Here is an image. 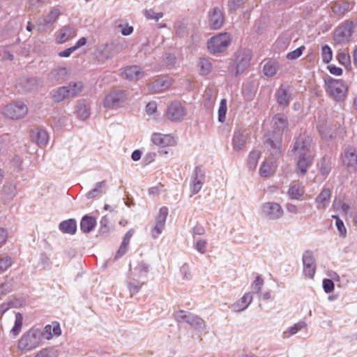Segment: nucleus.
<instances>
[{
    "instance_id": "obj_1",
    "label": "nucleus",
    "mask_w": 357,
    "mask_h": 357,
    "mask_svg": "<svg viewBox=\"0 0 357 357\" xmlns=\"http://www.w3.org/2000/svg\"><path fill=\"white\" fill-rule=\"evenodd\" d=\"M326 91L335 101H343L348 94V86L342 79L328 77L324 80Z\"/></svg>"
},
{
    "instance_id": "obj_2",
    "label": "nucleus",
    "mask_w": 357,
    "mask_h": 357,
    "mask_svg": "<svg viewBox=\"0 0 357 357\" xmlns=\"http://www.w3.org/2000/svg\"><path fill=\"white\" fill-rule=\"evenodd\" d=\"M43 333L39 328H32L23 334L17 343L21 351H31L38 347L42 340Z\"/></svg>"
},
{
    "instance_id": "obj_3",
    "label": "nucleus",
    "mask_w": 357,
    "mask_h": 357,
    "mask_svg": "<svg viewBox=\"0 0 357 357\" xmlns=\"http://www.w3.org/2000/svg\"><path fill=\"white\" fill-rule=\"evenodd\" d=\"M174 318L178 323H187L195 330L203 331L206 328L204 320L197 314L183 310L174 314Z\"/></svg>"
},
{
    "instance_id": "obj_4",
    "label": "nucleus",
    "mask_w": 357,
    "mask_h": 357,
    "mask_svg": "<svg viewBox=\"0 0 357 357\" xmlns=\"http://www.w3.org/2000/svg\"><path fill=\"white\" fill-rule=\"evenodd\" d=\"M28 113L27 106L22 101H13L4 106L2 114L12 120H19L26 116Z\"/></svg>"
},
{
    "instance_id": "obj_5",
    "label": "nucleus",
    "mask_w": 357,
    "mask_h": 357,
    "mask_svg": "<svg viewBox=\"0 0 357 357\" xmlns=\"http://www.w3.org/2000/svg\"><path fill=\"white\" fill-rule=\"evenodd\" d=\"M231 43V36L228 33H221L211 37L207 42V47L211 54L225 51Z\"/></svg>"
},
{
    "instance_id": "obj_6",
    "label": "nucleus",
    "mask_w": 357,
    "mask_h": 357,
    "mask_svg": "<svg viewBox=\"0 0 357 357\" xmlns=\"http://www.w3.org/2000/svg\"><path fill=\"white\" fill-rule=\"evenodd\" d=\"M127 99L126 91H114L105 96L103 100V106L107 109H116L121 107Z\"/></svg>"
},
{
    "instance_id": "obj_7",
    "label": "nucleus",
    "mask_w": 357,
    "mask_h": 357,
    "mask_svg": "<svg viewBox=\"0 0 357 357\" xmlns=\"http://www.w3.org/2000/svg\"><path fill=\"white\" fill-rule=\"evenodd\" d=\"M187 109L179 101H173L167 107L165 116L172 122H181L187 116Z\"/></svg>"
},
{
    "instance_id": "obj_8",
    "label": "nucleus",
    "mask_w": 357,
    "mask_h": 357,
    "mask_svg": "<svg viewBox=\"0 0 357 357\" xmlns=\"http://www.w3.org/2000/svg\"><path fill=\"white\" fill-rule=\"evenodd\" d=\"M250 60L251 54L249 51H239L235 55L234 63L230 67V70H235L234 75L237 76L249 67Z\"/></svg>"
},
{
    "instance_id": "obj_9",
    "label": "nucleus",
    "mask_w": 357,
    "mask_h": 357,
    "mask_svg": "<svg viewBox=\"0 0 357 357\" xmlns=\"http://www.w3.org/2000/svg\"><path fill=\"white\" fill-rule=\"evenodd\" d=\"M261 215L271 220L280 219L284 213L282 206L276 202H268L261 206Z\"/></svg>"
},
{
    "instance_id": "obj_10",
    "label": "nucleus",
    "mask_w": 357,
    "mask_h": 357,
    "mask_svg": "<svg viewBox=\"0 0 357 357\" xmlns=\"http://www.w3.org/2000/svg\"><path fill=\"white\" fill-rule=\"evenodd\" d=\"M311 139L305 136H299L292 148L296 157L314 156L310 151Z\"/></svg>"
},
{
    "instance_id": "obj_11",
    "label": "nucleus",
    "mask_w": 357,
    "mask_h": 357,
    "mask_svg": "<svg viewBox=\"0 0 357 357\" xmlns=\"http://www.w3.org/2000/svg\"><path fill=\"white\" fill-rule=\"evenodd\" d=\"M354 24L351 21L346 20L335 31L333 39L335 43L342 44L348 42L353 33Z\"/></svg>"
},
{
    "instance_id": "obj_12",
    "label": "nucleus",
    "mask_w": 357,
    "mask_h": 357,
    "mask_svg": "<svg viewBox=\"0 0 357 357\" xmlns=\"http://www.w3.org/2000/svg\"><path fill=\"white\" fill-rule=\"evenodd\" d=\"M303 273L305 278L313 279L316 271V261L311 250H305L303 254Z\"/></svg>"
},
{
    "instance_id": "obj_13",
    "label": "nucleus",
    "mask_w": 357,
    "mask_h": 357,
    "mask_svg": "<svg viewBox=\"0 0 357 357\" xmlns=\"http://www.w3.org/2000/svg\"><path fill=\"white\" fill-rule=\"evenodd\" d=\"M204 181L205 172L200 167H196L192 172L190 185V191L193 195L201 190Z\"/></svg>"
},
{
    "instance_id": "obj_14",
    "label": "nucleus",
    "mask_w": 357,
    "mask_h": 357,
    "mask_svg": "<svg viewBox=\"0 0 357 357\" xmlns=\"http://www.w3.org/2000/svg\"><path fill=\"white\" fill-rule=\"evenodd\" d=\"M61 13L57 8L52 10L45 17L37 21V29L39 32L45 31L56 21Z\"/></svg>"
},
{
    "instance_id": "obj_15",
    "label": "nucleus",
    "mask_w": 357,
    "mask_h": 357,
    "mask_svg": "<svg viewBox=\"0 0 357 357\" xmlns=\"http://www.w3.org/2000/svg\"><path fill=\"white\" fill-rule=\"evenodd\" d=\"M172 84V80L167 77H158L148 86L149 91L153 93H160L168 89Z\"/></svg>"
},
{
    "instance_id": "obj_16",
    "label": "nucleus",
    "mask_w": 357,
    "mask_h": 357,
    "mask_svg": "<svg viewBox=\"0 0 357 357\" xmlns=\"http://www.w3.org/2000/svg\"><path fill=\"white\" fill-rule=\"evenodd\" d=\"M122 75L129 81L136 82L145 76V72L138 66H131L124 69Z\"/></svg>"
},
{
    "instance_id": "obj_17",
    "label": "nucleus",
    "mask_w": 357,
    "mask_h": 357,
    "mask_svg": "<svg viewBox=\"0 0 357 357\" xmlns=\"http://www.w3.org/2000/svg\"><path fill=\"white\" fill-rule=\"evenodd\" d=\"M95 58L100 62H105L112 57V45L104 43L98 47L94 52Z\"/></svg>"
},
{
    "instance_id": "obj_18",
    "label": "nucleus",
    "mask_w": 357,
    "mask_h": 357,
    "mask_svg": "<svg viewBox=\"0 0 357 357\" xmlns=\"http://www.w3.org/2000/svg\"><path fill=\"white\" fill-rule=\"evenodd\" d=\"M272 123L274 133L279 135L288 128V119L283 114H275L272 119Z\"/></svg>"
},
{
    "instance_id": "obj_19",
    "label": "nucleus",
    "mask_w": 357,
    "mask_h": 357,
    "mask_svg": "<svg viewBox=\"0 0 357 357\" xmlns=\"http://www.w3.org/2000/svg\"><path fill=\"white\" fill-rule=\"evenodd\" d=\"M151 140L154 144L162 147L174 146L176 144L175 138L172 135L154 133L151 137Z\"/></svg>"
},
{
    "instance_id": "obj_20",
    "label": "nucleus",
    "mask_w": 357,
    "mask_h": 357,
    "mask_svg": "<svg viewBox=\"0 0 357 357\" xmlns=\"http://www.w3.org/2000/svg\"><path fill=\"white\" fill-rule=\"evenodd\" d=\"M343 163L349 171L357 169V155L354 148L349 147L345 149Z\"/></svg>"
},
{
    "instance_id": "obj_21",
    "label": "nucleus",
    "mask_w": 357,
    "mask_h": 357,
    "mask_svg": "<svg viewBox=\"0 0 357 357\" xmlns=\"http://www.w3.org/2000/svg\"><path fill=\"white\" fill-rule=\"evenodd\" d=\"M331 198V190L328 188H323L315 199L317 209L319 211L324 210L329 205Z\"/></svg>"
},
{
    "instance_id": "obj_22",
    "label": "nucleus",
    "mask_w": 357,
    "mask_h": 357,
    "mask_svg": "<svg viewBox=\"0 0 357 357\" xmlns=\"http://www.w3.org/2000/svg\"><path fill=\"white\" fill-rule=\"evenodd\" d=\"M141 278L130 273L127 280V287L131 295L137 294L145 284L144 281H141Z\"/></svg>"
},
{
    "instance_id": "obj_23",
    "label": "nucleus",
    "mask_w": 357,
    "mask_h": 357,
    "mask_svg": "<svg viewBox=\"0 0 357 357\" xmlns=\"http://www.w3.org/2000/svg\"><path fill=\"white\" fill-rule=\"evenodd\" d=\"M224 17L218 8H213L209 12V24L213 29H220L223 24Z\"/></svg>"
},
{
    "instance_id": "obj_24",
    "label": "nucleus",
    "mask_w": 357,
    "mask_h": 357,
    "mask_svg": "<svg viewBox=\"0 0 357 357\" xmlns=\"http://www.w3.org/2000/svg\"><path fill=\"white\" fill-rule=\"evenodd\" d=\"M42 333L43 337L48 340L52 339L54 336L59 337L61 334V329L59 323L57 321H53L50 324L46 325Z\"/></svg>"
},
{
    "instance_id": "obj_25",
    "label": "nucleus",
    "mask_w": 357,
    "mask_h": 357,
    "mask_svg": "<svg viewBox=\"0 0 357 357\" xmlns=\"http://www.w3.org/2000/svg\"><path fill=\"white\" fill-rule=\"evenodd\" d=\"M275 96L278 105L283 107H287L291 98L288 86L284 85L277 89Z\"/></svg>"
},
{
    "instance_id": "obj_26",
    "label": "nucleus",
    "mask_w": 357,
    "mask_h": 357,
    "mask_svg": "<svg viewBox=\"0 0 357 357\" xmlns=\"http://www.w3.org/2000/svg\"><path fill=\"white\" fill-rule=\"evenodd\" d=\"M314 156L297 157L296 171L298 174H306L308 167L312 165Z\"/></svg>"
},
{
    "instance_id": "obj_27",
    "label": "nucleus",
    "mask_w": 357,
    "mask_h": 357,
    "mask_svg": "<svg viewBox=\"0 0 357 357\" xmlns=\"http://www.w3.org/2000/svg\"><path fill=\"white\" fill-rule=\"evenodd\" d=\"M76 35L75 29L69 26H65L61 28L56 38V42L58 44H62L69 40L70 38L75 37Z\"/></svg>"
},
{
    "instance_id": "obj_28",
    "label": "nucleus",
    "mask_w": 357,
    "mask_h": 357,
    "mask_svg": "<svg viewBox=\"0 0 357 357\" xmlns=\"http://www.w3.org/2000/svg\"><path fill=\"white\" fill-rule=\"evenodd\" d=\"M251 293H245L242 298L233 304L232 308L235 312H241L245 310L252 301Z\"/></svg>"
},
{
    "instance_id": "obj_29",
    "label": "nucleus",
    "mask_w": 357,
    "mask_h": 357,
    "mask_svg": "<svg viewBox=\"0 0 357 357\" xmlns=\"http://www.w3.org/2000/svg\"><path fill=\"white\" fill-rule=\"evenodd\" d=\"M31 137L38 146H44L48 142L47 132L42 129L33 130L31 132Z\"/></svg>"
},
{
    "instance_id": "obj_30",
    "label": "nucleus",
    "mask_w": 357,
    "mask_h": 357,
    "mask_svg": "<svg viewBox=\"0 0 357 357\" xmlns=\"http://www.w3.org/2000/svg\"><path fill=\"white\" fill-rule=\"evenodd\" d=\"M247 136L241 130L235 131L232 138L233 149L237 151L243 149L245 145Z\"/></svg>"
},
{
    "instance_id": "obj_31",
    "label": "nucleus",
    "mask_w": 357,
    "mask_h": 357,
    "mask_svg": "<svg viewBox=\"0 0 357 357\" xmlns=\"http://www.w3.org/2000/svg\"><path fill=\"white\" fill-rule=\"evenodd\" d=\"M59 229L63 234L73 235L77 231V222L75 219L63 220L59 223Z\"/></svg>"
},
{
    "instance_id": "obj_32",
    "label": "nucleus",
    "mask_w": 357,
    "mask_h": 357,
    "mask_svg": "<svg viewBox=\"0 0 357 357\" xmlns=\"http://www.w3.org/2000/svg\"><path fill=\"white\" fill-rule=\"evenodd\" d=\"M24 299L22 298H13L0 305V312L3 314L6 311L11 308H18L23 305Z\"/></svg>"
},
{
    "instance_id": "obj_33",
    "label": "nucleus",
    "mask_w": 357,
    "mask_h": 357,
    "mask_svg": "<svg viewBox=\"0 0 357 357\" xmlns=\"http://www.w3.org/2000/svg\"><path fill=\"white\" fill-rule=\"evenodd\" d=\"M197 70L201 75H207L211 73L213 66L207 58H199L197 63Z\"/></svg>"
},
{
    "instance_id": "obj_34",
    "label": "nucleus",
    "mask_w": 357,
    "mask_h": 357,
    "mask_svg": "<svg viewBox=\"0 0 357 357\" xmlns=\"http://www.w3.org/2000/svg\"><path fill=\"white\" fill-rule=\"evenodd\" d=\"M277 164L275 161H265L259 168V174L262 177H268L275 172Z\"/></svg>"
},
{
    "instance_id": "obj_35",
    "label": "nucleus",
    "mask_w": 357,
    "mask_h": 357,
    "mask_svg": "<svg viewBox=\"0 0 357 357\" xmlns=\"http://www.w3.org/2000/svg\"><path fill=\"white\" fill-rule=\"evenodd\" d=\"M96 225V220L94 218L89 215H84L80 222V229L84 233H89L93 229Z\"/></svg>"
},
{
    "instance_id": "obj_36",
    "label": "nucleus",
    "mask_w": 357,
    "mask_h": 357,
    "mask_svg": "<svg viewBox=\"0 0 357 357\" xmlns=\"http://www.w3.org/2000/svg\"><path fill=\"white\" fill-rule=\"evenodd\" d=\"M2 194L6 199H12L17 194V186L11 183H5L2 188Z\"/></svg>"
},
{
    "instance_id": "obj_37",
    "label": "nucleus",
    "mask_w": 357,
    "mask_h": 357,
    "mask_svg": "<svg viewBox=\"0 0 357 357\" xmlns=\"http://www.w3.org/2000/svg\"><path fill=\"white\" fill-rule=\"evenodd\" d=\"M305 192L304 188L300 184L291 185L287 192L289 198L292 199H298Z\"/></svg>"
},
{
    "instance_id": "obj_38",
    "label": "nucleus",
    "mask_w": 357,
    "mask_h": 357,
    "mask_svg": "<svg viewBox=\"0 0 357 357\" xmlns=\"http://www.w3.org/2000/svg\"><path fill=\"white\" fill-rule=\"evenodd\" d=\"M331 8L335 15L342 17L349 10V3L347 1L335 3Z\"/></svg>"
},
{
    "instance_id": "obj_39",
    "label": "nucleus",
    "mask_w": 357,
    "mask_h": 357,
    "mask_svg": "<svg viewBox=\"0 0 357 357\" xmlns=\"http://www.w3.org/2000/svg\"><path fill=\"white\" fill-rule=\"evenodd\" d=\"M77 116L82 119H86L90 115L89 107L84 101H79L77 105Z\"/></svg>"
},
{
    "instance_id": "obj_40",
    "label": "nucleus",
    "mask_w": 357,
    "mask_h": 357,
    "mask_svg": "<svg viewBox=\"0 0 357 357\" xmlns=\"http://www.w3.org/2000/svg\"><path fill=\"white\" fill-rule=\"evenodd\" d=\"M149 271V265L144 262H140L137 264L136 267L132 271L130 269L131 273H133L137 275L139 278H146V275Z\"/></svg>"
},
{
    "instance_id": "obj_41",
    "label": "nucleus",
    "mask_w": 357,
    "mask_h": 357,
    "mask_svg": "<svg viewBox=\"0 0 357 357\" xmlns=\"http://www.w3.org/2000/svg\"><path fill=\"white\" fill-rule=\"evenodd\" d=\"M68 91L66 86L59 87L52 95L54 101L59 102L66 98H70Z\"/></svg>"
},
{
    "instance_id": "obj_42",
    "label": "nucleus",
    "mask_w": 357,
    "mask_h": 357,
    "mask_svg": "<svg viewBox=\"0 0 357 357\" xmlns=\"http://www.w3.org/2000/svg\"><path fill=\"white\" fill-rule=\"evenodd\" d=\"M23 323V316L20 312L15 313V324L12 329L10 330V333L14 335L17 336L20 334L22 331Z\"/></svg>"
},
{
    "instance_id": "obj_43",
    "label": "nucleus",
    "mask_w": 357,
    "mask_h": 357,
    "mask_svg": "<svg viewBox=\"0 0 357 357\" xmlns=\"http://www.w3.org/2000/svg\"><path fill=\"white\" fill-rule=\"evenodd\" d=\"M278 70V63L269 61L264 66L263 72L266 76L271 77L276 74Z\"/></svg>"
},
{
    "instance_id": "obj_44",
    "label": "nucleus",
    "mask_w": 357,
    "mask_h": 357,
    "mask_svg": "<svg viewBox=\"0 0 357 357\" xmlns=\"http://www.w3.org/2000/svg\"><path fill=\"white\" fill-rule=\"evenodd\" d=\"M66 87L67 90H68V93H69V97L73 98L81 92L83 84L81 82H77L70 83L68 86H66Z\"/></svg>"
},
{
    "instance_id": "obj_45",
    "label": "nucleus",
    "mask_w": 357,
    "mask_h": 357,
    "mask_svg": "<svg viewBox=\"0 0 357 357\" xmlns=\"http://www.w3.org/2000/svg\"><path fill=\"white\" fill-rule=\"evenodd\" d=\"M227 112V100L223 98L220 100L219 108H218V121L224 123L226 121V114Z\"/></svg>"
},
{
    "instance_id": "obj_46",
    "label": "nucleus",
    "mask_w": 357,
    "mask_h": 357,
    "mask_svg": "<svg viewBox=\"0 0 357 357\" xmlns=\"http://www.w3.org/2000/svg\"><path fill=\"white\" fill-rule=\"evenodd\" d=\"M337 59L338 62L344 66H349L351 64V57L347 51H341L340 50L337 53Z\"/></svg>"
},
{
    "instance_id": "obj_47",
    "label": "nucleus",
    "mask_w": 357,
    "mask_h": 357,
    "mask_svg": "<svg viewBox=\"0 0 357 357\" xmlns=\"http://www.w3.org/2000/svg\"><path fill=\"white\" fill-rule=\"evenodd\" d=\"M59 351L53 347L45 348L39 351L35 357H58Z\"/></svg>"
},
{
    "instance_id": "obj_48",
    "label": "nucleus",
    "mask_w": 357,
    "mask_h": 357,
    "mask_svg": "<svg viewBox=\"0 0 357 357\" xmlns=\"http://www.w3.org/2000/svg\"><path fill=\"white\" fill-rule=\"evenodd\" d=\"M68 75V70L66 67H58L52 72V75L56 80L64 79Z\"/></svg>"
},
{
    "instance_id": "obj_49",
    "label": "nucleus",
    "mask_w": 357,
    "mask_h": 357,
    "mask_svg": "<svg viewBox=\"0 0 357 357\" xmlns=\"http://www.w3.org/2000/svg\"><path fill=\"white\" fill-rule=\"evenodd\" d=\"M259 157L260 153L257 151H252L250 153L248 160L249 169H254L256 168Z\"/></svg>"
},
{
    "instance_id": "obj_50",
    "label": "nucleus",
    "mask_w": 357,
    "mask_h": 357,
    "mask_svg": "<svg viewBox=\"0 0 357 357\" xmlns=\"http://www.w3.org/2000/svg\"><path fill=\"white\" fill-rule=\"evenodd\" d=\"M105 187V181H102L100 182H98L95 184L94 188L88 192L86 197L88 199L93 198L102 192V189Z\"/></svg>"
},
{
    "instance_id": "obj_51",
    "label": "nucleus",
    "mask_w": 357,
    "mask_h": 357,
    "mask_svg": "<svg viewBox=\"0 0 357 357\" xmlns=\"http://www.w3.org/2000/svg\"><path fill=\"white\" fill-rule=\"evenodd\" d=\"M321 58L324 63H328L333 59V51L328 45L321 47Z\"/></svg>"
},
{
    "instance_id": "obj_52",
    "label": "nucleus",
    "mask_w": 357,
    "mask_h": 357,
    "mask_svg": "<svg viewBox=\"0 0 357 357\" xmlns=\"http://www.w3.org/2000/svg\"><path fill=\"white\" fill-rule=\"evenodd\" d=\"M331 217L335 220V225L338 230L340 236L344 238L347 235V229L343 221L337 215H333Z\"/></svg>"
},
{
    "instance_id": "obj_53",
    "label": "nucleus",
    "mask_w": 357,
    "mask_h": 357,
    "mask_svg": "<svg viewBox=\"0 0 357 357\" xmlns=\"http://www.w3.org/2000/svg\"><path fill=\"white\" fill-rule=\"evenodd\" d=\"M143 13L147 20H154L155 21L162 18L164 15L162 12L155 13L153 9H145Z\"/></svg>"
},
{
    "instance_id": "obj_54",
    "label": "nucleus",
    "mask_w": 357,
    "mask_h": 357,
    "mask_svg": "<svg viewBox=\"0 0 357 357\" xmlns=\"http://www.w3.org/2000/svg\"><path fill=\"white\" fill-rule=\"evenodd\" d=\"M204 97L206 99L205 105L208 107H212L215 100V96H213V90L211 89H207L204 92Z\"/></svg>"
},
{
    "instance_id": "obj_55",
    "label": "nucleus",
    "mask_w": 357,
    "mask_h": 357,
    "mask_svg": "<svg viewBox=\"0 0 357 357\" xmlns=\"http://www.w3.org/2000/svg\"><path fill=\"white\" fill-rule=\"evenodd\" d=\"M331 164L328 160H327L325 158H323L321 162V166H320V174L324 176V178H326L329 173L331 172Z\"/></svg>"
},
{
    "instance_id": "obj_56",
    "label": "nucleus",
    "mask_w": 357,
    "mask_h": 357,
    "mask_svg": "<svg viewBox=\"0 0 357 357\" xmlns=\"http://www.w3.org/2000/svg\"><path fill=\"white\" fill-rule=\"evenodd\" d=\"M13 264L12 258L9 256L0 257V274L5 272Z\"/></svg>"
},
{
    "instance_id": "obj_57",
    "label": "nucleus",
    "mask_w": 357,
    "mask_h": 357,
    "mask_svg": "<svg viewBox=\"0 0 357 357\" xmlns=\"http://www.w3.org/2000/svg\"><path fill=\"white\" fill-rule=\"evenodd\" d=\"M264 285V280L260 275H257L251 285V288L255 294H259Z\"/></svg>"
},
{
    "instance_id": "obj_58",
    "label": "nucleus",
    "mask_w": 357,
    "mask_h": 357,
    "mask_svg": "<svg viewBox=\"0 0 357 357\" xmlns=\"http://www.w3.org/2000/svg\"><path fill=\"white\" fill-rule=\"evenodd\" d=\"M167 215L168 208L166 206H162L159 210V213L155 218V221L165 225Z\"/></svg>"
},
{
    "instance_id": "obj_59",
    "label": "nucleus",
    "mask_w": 357,
    "mask_h": 357,
    "mask_svg": "<svg viewBox=\"0 0 357 357\" xmlns=\"http://www.w3.org/2000/svg\"><path fill=\"white\" fill-rule=\"evenodd\" d=\"M333 208L336 211H341L344 213H347L349 206L347 204L342 203L340 201L335 199L333 202Z\"/></svg>"
},
{
    "instance_id": "obj_60",
    "label": "nucleus",
    "mask_w": 357,
    "mask_h": 357,
    "mask_svg": "<svg viewBox=\"0 0 357 357\" xmlns=\"http://www.w3.org/2000/svg\"><path fill=\"white\" fill-rule=\"evenodd\" d=\"M165 225L155 221V227L151 229V236L156 238L162 232Z\"/></svg>"
},
{
    "instance_id": "obj_61",
    "label": "nucleus",
    "mask_w": 357,
    "mask_h": 357,
    "mask_svg": "<svg viewBox=\"0 0 357 357\" xmlns=\"http://www.w3.org/2000/svg\"><path fill=\"white\" fill-rule=\"evenodd\" d=\"M306 327V323L305 321H299L296 324H295L294 326H291L289 328V335H293L298 333L300 330L302 328H304Z\"/></svg>"
},
{
    "instance_id": "obj_62",
    "label": "nucleus",
    "mask_w": 357,
    "mask_h": 357,
    "mask_svg": "<svg viewBox=\"0 0 357 357\" xmlns=\"http://www.w3.org/2000/svg\"><path fill=\"white\" fill-rule=\"evenodd\" d=\"M305 50L304 46H301L298 48L294 50L292 52H289L287 54V58L289 60H294L300 57Z\"/></svg>"
},
{
    "instance_id": "obj_63",
    "label": "nucleus",
    "mask_w": 357,
    "mask_h": 357,
    "mask_svg": "<svg viewBox=\"0 0 357 357\" xmlns=\"http://www.w3.org/2000/svg\"><path fill=\"white\" fill-rule=\"evenodd\" d=\"M207 241L204 239H199L197 241L195 248L198 252L204 254L206 251Z\"/></svg>"
},
{
    "instance_id": "obj_64",
    "label": "nucleus",
    "mask_w": 357,
    "mask_h": 357,
    "mask_svg": "<svg viewBox=\"0 0 357 357\" xmlns=\"http://www.w3.org/2000/svg\"><path fill=\"white\" fill-rule=\"evenodd\" d=\"M323 288L326 294L332 292L334 289V283L330 279H324L323 280Z\"/></svg>"
}]
</instances>
